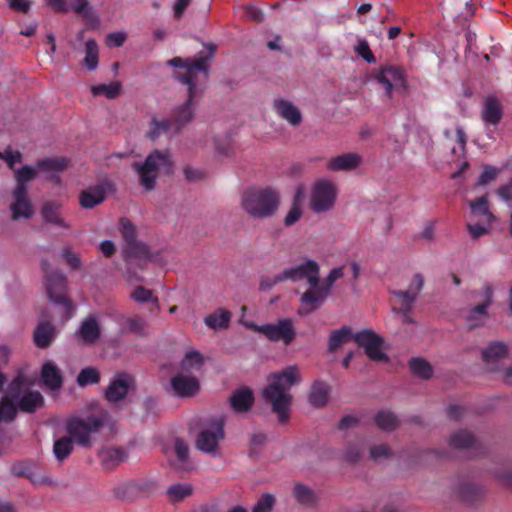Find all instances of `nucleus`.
Returning a JSON list of instances; mask_svg holds the SVG:
<instances>
[{
  "instance_id": "nucleus-1",
  "label": "nucleus",
  "mask_w": 512,
  "mask_h": 512,
  "mask_svg": "<svg viewBox=\"0 0 512 512\" xmlns=\"http://www.w3.org/2000/svg\"><path fill=\"white\" fill-rule=\"evenodd\" d=\"M300 381L298 367L291 365L282 371L271 374L269 384L263 390V398L271 404L272 411L278 415V419L282 423L289 418V409L292 402L290 389Z\"/></svg>"
},
{
  "instance_id": "nucleus-2",
  "label": "nucleus",
  "mask_w": 512,
  "mask_h": 512,
  "mask_svg": "<svg viewBox=\"0 0 512 512\" xmlns=\"http://www.w3.org/2000/svg\"><path fill=\"white\" fill-rule=\"evenodd\" d=\"M29 382L23 375L15 377L9 386L8 397L0 402V421H12L16 417L17 408L14 400H18V407L26 413H34L44 404V398L38 391H29L20 396L23 387H28Z\"/></svg>"
},
{
  "instance_id": "nucleus-3",
  "label": "nucleus",
  "mask_w": 512,
  "mask_h": 512,
  "mask_svg": "<svg viewBox=\"0 0 512 512\" xmlns=\"http://www.w3.org/2000/svg\"><path fill=\"white\" fill-rule=\"evenodd\" d=\"M44 272L47 295L52 303L57 305L62 312V320L74 317V305L67 297V278L59 270H51L46 260L41 263Z\"/></svg>"
},
{
  "instance_id": "nucleus-4",
  "label": "nucleus",
  "mask_w": 512,
  "mask_h": 512,
  "mask_svg": "<svg viewBox=\"0 0 512 512\" xmlns=\"http://www.w3.org/2000/svg\"><path fill=\"white\" fill-rule=\"evenodd\" d=\"M241 205L245 212L254 218H267L277 211L279 195L268 187L250 188L243 193Z\"/></svg>"
},
{
  "instance_id": "nucleus-5",
  "label": "nucleus",
  "mask_w": 512,
  "mask_h": 512,
  "mask_svg": "<svg viewBox=\"0 0 512 512\" xmlns=\"http://www.w3.org/2000/svg\"><path fill=\"white\" fill-rule=\"evenodd\" d=\"M170 154L167 151H152L141 164L135 162L133 169L139 176L140 185L147 191L153 190L161 170L168 171L172 167Z\"/></svg>"
},
{
  "instance_id": "nucleus-6",
  "label": "nucleus",
  "mask_w": 512,
  "mask_h": 512,
  "mask_svg": "<svg viewBox=\"0 0 512 512\" xmlns=\"http://www.w3.org/2000/svg\"><path fill=\"white\" fill-rule=\"evenodd\" d=\"M107 420V413L75 417L68 421L66 431L75 443L83 447L91 446V435L97 433Z\"/></svg>"
},
{
  "instance_id": "nucleus-7",
  "label": "nucleus",
  "mask_w": 512,
  "mask_h": 512,
  "mask_svg": "<svg viewBox=\"0 0 512 512\" xmlns=\"http://www.w3.org/2000/svg\"><path fill=\"white\" fill-rule=\"evenodd\" d=\"M224 436L223 419L213 418L198 433L195 441L196 448L203 453L216 456L219 453V443Z\"/></svg>"
},
{
  "instance_id": "nucleus-8",
  "label": "nucleus",
  "mask_w": 512,
  "mask_h": 512,
  "mask_svg": "<svg viewBox=\"0 0 512 512\" xmlns=\"http://www.w3.org/2000/svg\"><path fill=\"white\" fill-rule=\"evenodd\" d=\"M209 54L204 55L203 52H200L195 59H183L181 57H174L170 59L167 63L170 66H173L175 68H185V72L175 73V77L184 84V81L182 80L183 76L189 75L191 78V86L196 87L195 79H196V72L197 71H203L207 73L208 71V61L213 58L214 53L216 51L215 45H209Z\"/></svg>"
},
{
  "instance_id": "nucleus-9",
  "label": "nucleus",
  "mask_w": 512,
  "mask_h": 512,
  "mask_svg": "<svg viewBox=\"0 0 512 512\" xmlns=\"http://www.w3.org/2000/svg\"><path fill=\"white\" fill-rule=\"evenodd\" d=\"M248 329L262 333L268 340L289 345L295 338L296 332L292 322H277L257 325L255 322H243Z\"/></svg>"
},
{
  "instance_id": "nucleus-10",
  "label": "nucleus",
  "mask_w": 512,
  "mask_h": 512,
  "mask_svg": "<svg viewBox=\"0 0 512 512\" xmlns=\"http://www.w3.org/2000/svg\"><path fill=\"white\" fill-rule=\"evenodd\" d=\"M337 197L335 185L328 180L317 181L310 198V208L315 213L327 212L333 208Z\"/></svg>"
},
{
  "instance_id": "nucleus-11",
  "label": "nucleus",
  "mask_w": 512,
  "mask_h": 512,
  "mask_svg": "<svg viewBox=\"0 0 512 512\" xmlns=\"http://www.w3.org/2000/svg\"><path fill=\"white\" fill-rule=\"evenodd\" d=\"M182 80L188 87V97L186 101L173 112L171 121L174 125V135L180 133V131L193 120L195 109L194 99L198 91L197 87L191 86V78L189 75L183 76Z\"/></svg>"
},
{
  "instance_id": "nucleus-12",
  "label": "nucleus",
  "mask_w": 512,
  "mask_h": 512,
  "mask_svg": "<svg viewBox=\"0 0 512 512\" xmlns=\"http://www.w3.org/2000/svg\"><path fill=\"white\" fill-rule=\"evenodd\" d=\"M373 78L383 86L389 98L394 89L404 88L406 84L404 70L392 64L380 66L374 71Z\"/></svg>"
},
{
  "instance_id": "nucleus-13",
  "label": "nucleus",
  "mask_w": 512,
  "mask_h": 512,
  "mask_svg": "<svg viewBox=\"0 0 512 512\" xmlns=\"http://www.w3.org/2000/svg\"><path fill=\"white\" fill-rule=\"evenodd\" d=\"M354 341L364 348L366 355L373 361L387 362L388 356L383 351V339L372 330L355 333Z\"/></svg>"
},
{
  "instance_id": "nucleus-14",
  "label": "nucleus",
  "mask_w": 512,
  "mask_h": 512,
  "mask_svg": "<svg viewBox=\"0 0 512 512\" xmlns=\"http://www.w3.org/2000/svg\"><path fill=\"white\" fill-rule=\"evenodd\" d=\"M320 267L315 260L309 259L305 262L289 267L281 272L284 281L291 280L293 282L306 279L309 285H316L318 283Z\"/></svg>"
},
{
  "instance_id": "nucleus-15",
  "label": "nucleus",
  "mask_w": 512,
  "mask_h": 512,
  "mask_svg": "<svg viewBox=\"0 0 512 512\" xmlns=\"http://www.w3.org/2000/svg\"><path fill=\"white\" fill-rule=\"evenodd\" d=\"M134 389L135 380L130 374L125 372L117 373L111 379L105 391V398L111 403H118Z\"/></svg>"
},
{
  "instance_id": "nucleus-16",
  "label": "nucleus",
  "mask_w": 512,
  "mask_h": 512,
  "mask_svg": "<svg viewBox=\"0 0 512 512\" xmlns=\"http://www.w3.org/2000/svg\"><path fill=\"white\" fill-rule=\"evenodd\" d=\"M327 297L328 294L319 287V282L316 285H310V288L300 298L299 314L306 316L319 309Z\"/></svg>"
},
{
  "instance_id": "nucleus-17",
  "label": "nucleus",
  "mask_w": 512,
  "mask_h": 512,
  "mask_svg": "<svg viewBox=\"0 0 512 512\" xmlns=\"http://www.w3.org/2000/svg\"><path fill=\"white\" fill-rule=\"evenodd\" d=\"M170 388L174 395L184 398L196 395L200 385L195 376L180 372L171 378Z\"/></svg>"
},
{
  "instance_id": "nucleus-18",
  "label": "nucleus",
  "mask_w": 512,
  "mask_h": 512,
  "mask_svg": "<svg viewBox=\"0 0 512 512\" xmlns=\"http://www.w3.org/2000/svg\"><path fill=\"white\" fill-rule=\"evenodd\" d=\"M391 294L393 295L391 306L395 314L403 317L404 320H412L410 313L417 299L415 293H412V291L393 290Z\"/></svg>"
},
{
  "instance_id": "nucleus-19",
  "label": "nucleus",
  "mask_w": 512,
  "mask_h": 512,
  "mask_svg": "<svg viewBox=\"0 0 512 512\" xmlns=\"http://www.w3.org/2000/svg\"><path fill=\"white\" fill-rule=\"evenodd\" d=\"M111 184L108 181L88 187L79 194V203L84 209H92L106 199L107 189Z\"/></svg>"
},
{
  "instance_id": "nucleus-20",
  "label": "nucleus",
  "mask_w": 512,
  "mask_h": 512,
  "mask_svg": "<svg viewBox=\"0 0 512 512\" xmlns=\"http://www.w3.org/2000/svg\"><path fill=\"white\" fill-rule=\"evenodd\" d=\"M13 199L14 201L10 206L12 218L14 220H18L20 218H31L33 215V208L28 197V191H25L21 187H15L13 190Z\"/></svg>"
},
{
  "instance_id": "nucleus-21",
  "label": "nucleus",
  "mask_w": 512,
  "mask_h": 512,
  "mask_svg": "<svg viewBox=\"0 0 512 512\" xmlns=\"http://www.w3.org/2000/svg\"><path fill=\"white\" fill-rule=\"evenodd\" d=\"M175 459H170L171 467L180 472H191L194 470V464L189 456V446L181 438L174 441Z\"/></svg>"
},
{
  "instance_id": "nucleus-22",
  "label": "nucleus",
  "mask_w": 512,
  "mask_h": 512,
  "mask_svg": "<svg viewBox=\"0 0 512 512\" xmlns=\"http://www.w3.org/2000/svg\"><path fill=\"white\" fill-rule=\"evenodd\" d=\"M62 205L55 200L46 201L43 203L40 215L46 224L53 225L62 229H69L70 225L62 216Z\"/></svg>"
},
{
  "instance_id": "nucleus-23",
  "label": "nucleus",
  "mask_w": 512,
  "mask_h": 512,
  "mask_svg": "<svg viewBox=\"0 0 512 512\" xmlns=\"http://www.w3.org/2000/svg\"><path fill=\"white\" fill-rule=\"evenodd\" d=\"M494 288L490 282H484L482 287L472 292V295L479 302L472 307L471 314L473 316H488V308L493 303Z\"/></svg>"
},
{
  "instance_id": "nucleus-24",
  "label": "nucleus",
  "mask_w": 512,
  "mask_h": 512,
  "mask_svg": "<svg viewBox=\"0 0 512 512\" xmlns=\"http://www.w3.org/2000/svg\"><path fill=\"white\" fill-rule=\"evenodd\" d=\"M507 355L508 347L503 342H492L482 351L483 360L490 371H497V364Z\"/></svg>"
},
{
  "instance_id": "nucleus-25",
  "label": "nucleus",
  "mask_w": 512,
  "mask_h": 512,
  "mask_svg": "<svg viewBox=\"0 0 512 512\" xmlns=\"http://www.w3.org/2000/svg\"><path fill=\"white\" fill-rule=\"evenodd\" d=\"M469 206L471 210L469 221L493 223L495 217L489 209L488 198L486 195L470 201Z\"/></svg>"
},
{
  "instance_id": "nucleus-26",
  "label": "nucleus",
  "mask_w": 512,
  "mask_h": 512,
  "mask_svg": "<svg viewBox=\"0 0 512 512\" xmlns=\"http://www.w3.org/2000/svg\"><path fill=\"white\" fill-rule=\"evenodd\" d=\"M273 107L276 113L289 124L298 126L302 121L300 110L290 101L285 99L274 100Z\"/></svg>"
},
{
  "instance_id": "nucleus-27",
  "label": "nucleus",
  "mask_w": 512,
  "mask_h": 512,
  "mask_svg": "<svg viewBox=\"0 0 512 512\" xmlns=\"http://www.w3.org/2000/svg\"><path fill=\"white\" fill-rule=\"evenodd\" d=\"M56 335V328L52 322H39L33 333L34 343L38 348H47L55 340Z\"/></svg>"
},
{
  "instance_id": "nucleus-28",
  "label": "nucleus",
  "mask_w": 512,
  "mask_h": 512,
  "mask_svg": "<svg viewBox=\"0 0 512 512\" xmlns=\"http://www.w3.org/2000/svg\"><path fill=\"white\" fill-rule=\"evenodd\" d=\"M41 379L44 385L53 391L59 390L63 384L61 370L51 361L43 364L41 369Z\"/></svg>"
},
{
  "instance_id": "nucleus-29",
  "label": "nucleus",
  "mask_w": 512,
  "mask_h": 512,
  "mask_svg": "<svg viewBox=\"0 0 512 512\" xmlns=\"http://www.w3.org/2000/svg\"><path fill=\"white\" fill-rule=\"evenodd\" d=\"M361 163L357 153H345L329 160L327 169L330 171H350L356 169Z\"/></svg>"
},
{
  "instance_id": "nucleus-30",
  "label": "nucleus",
  "mask_w": 512,
  "mask_h": 512,
  "mask_svg": "<svg viewBox=\"0 0 512 512\" xmlns=\"http://www.w3.org/2000/svg\"><path fill=\"white\" fill-rule=\"evenodd\" d=\"M122 255L126 265L128 266L133 262V260L147 261L150 258V250L145 243L135 241L125 244Z\"/></svg>"
},
{
  "instance_id": "nucleus-31",
  "label": "nucleus",
  "mask_w": 512,
  "mask_h": 512,
  "mask_svg": "<svg viewBox=\"0 0 512 512\" xmlns=\"http://www.w3.org/2000/svg\"><path fill=\"white\" fill-rule=\"evenodd\" d=\"M503 117V108L493 96H489L484 101V107L481 111V118L486 124L497 125Z\"/></svg>"
},
{
  "instance_id": "nucleus-32",
  "label": "nucleus",
  "mask_w": 512,
  "mask_h": 512,
  "mask_svg": "<svg viewBox=\"0 0 512 512\" xmlns=\"http://www.w3.org/2000/svg\"><path fill=\"white\" fill-rule=\"evenodd\" d=\"M103 467L107 470L113 469L127 458L125 450L116 447H104L98 453Z\"/></svg>"
},
{
  "instance_id": "nucleus-33",
  "label": "nucleus",
  "mask_w": 512,
  "mask_h": 512,
  "mask_svg": "<svg viewBox=\"0 0 512 512\" xmlns=\"http://www.w3.org/2000/svg\"><path fill=\"white\" fill-rule=\"evenodd\" d=\"M229 401L235 412L242 413L251 408L254 402V395L249 388L243 387L234 391L230 396Z\"/></svg>"
},
{
  "instance_id": "nucleus-34",
  "label": "nucleus",
  "mask_w": 512,
  "mask_h": 512,
  "mask_svg": "<svg viewBox=\"0 0 512 512\" xmlns=\"http://www.w3.org/2000/svg\"><path fill=\"white\" fill-rule=\"evenodd\" d=\"M449 445L455 449L471 450L477 447L478 441L471 432L461 429L451 435Z\"/></svg>"
},
{
  "instance_id": "nucleus-35",
  "label": "nucleus",
  "mask_w": 512,
  "mask_h": 512,
  "mask_svg": "<svg viewBox=\"0 0 512 512\" xmlns=\"http://www.w3.org/2000/svg\"><path fill=\"white\" fill-rule=\"evenodd\" d=\"M330 386L321 380H316L311 386L309 402L312 406L322 407L328 401Z\"/></svg>"
},
{
  "instance_id": "nucleus-36",
  "label": "nucleus",
  "mask_w": 512,
  "mask_h": 512,
  "mask_svg": "<svg viewBox=\"0 0 512 512\" xmlns=\"http://www.w3.org/2000/svg\"><path fill=\"white\" fill-rule=\"evenodd\" d=\"M174 134V125L170 119L152 117L147 137L153 141L162 135Z\"/></svg>"
},
{
  "instance_id": "nucleus-37",
  "label": "nucleus",
  "mask_w": 512,
  "mask_h": 512,
  "mask_svg": "<svg viewBox=\"0 0 512 512\" xmlns=\"http://www.w3.org/2000/svg\"><path fill=\"white\" fill-rule=\"evenodd\" d=\"M76 337L84 344H94L100 337L98 322H82L80 329L76 332Z\"/></svg>"
},
{
  "instance_id": "nucleus-38",
  "label": "nucleus",
  "mask_w": 512,
  "mask_h": 512,
  "mask_svg": "<svg viewBox=\"0 0 512 512\" xmlns=\"http://www.w3.org/2000/svg\"><path fill=\"white\" fill-rule=\"evenodd\" d=\"M355 334H353L352 329L348 326H344L339 330L334 331L329 338V351L334 352L343 345L354 340Z\"/></svg>"
},
{
  "instance_id": "nucleus-39",
  "label": "nucleus",
  "mask_w": 512,
  "mask_h": 512,
  "mask_svg": "<svg viewBox=\"0 0 512 512\" xmlns=\"http://www.w3.org/2000/svg\"><path fill=\"white\" fill-rule=\"evenodd\" d=\"M409 368L413 375L421 379H430L433 376V367L421 357H414L409 360Z\"/></svg>"
},
{
  "instance_id": "nucleus-40",
  "label": "nucleus",
  "mask_w": 512,
  "mask_h": 512,
  "mask_svg": "<svg viewBox=\"0 0 512 512\" xmlns=\"http://www.w3.org/2000/svg\"><path fill=\"white\" fill-rule=\"evenodd\" d=\"M68 167L64 157L44 158L36 162V168L44 172H62Z\"/></svg>"
},
{
  "instance_id": "nucleus-41",
  "label": "nucleus",
  "mask_w": 512,
  "mask_h": 512,
  "mask_svg": "<svg viewBox=\"0 0 512 512\" xmlns=\"http://www.w3.org/2000/svg\"><path fill=\"white\" fill-rule=\"evenodd\" d=\"M73 447V439L70 436H63L54 442L53 453L56 459L62 462L71 454Z\"/></svg>"
},
{
  "instance_id": "nucleus-42",
  "label": "nucleus",
  "mask_w": 512,
  "mask_h": 512,
  "mask_svg": "<svg viewBox=\"0 0 512 512\" xmlns=\"http://www.w3.org/2000/svg\"><path fill=\"white\" fill-rule=\"evenodd\" d=\"M295 499L304 505H312L317 502V496L308 486L297 483L293 489Z\"/></svg>"
},
{
  "instance_id": "nucleus-43",
  "label": "nucleus",
  "mask_w": 512,
  "mask_h": 512,
  "mask_svg": "<svg viewBox=\"0 0 512 512\" xmlns=\"http://www.w3.org/2000/svg\"><path fill=\"white\" fill-rule=\"evenodd\" d=\"M375 423L382 430L392 431L398 426L399 422L393 412L383 410L376 414Z\"/></svg>"
},
{
  "instance_id": "nucleus-44",
  "label": "nucleus",
  "mask_w": 512,
  "mask_h": 512,
  "mask_svg": "<svg viewBox=\"0 0 512 512\" xmlns=\"http://www.w3.org/2000/svg\"><path fill=\"white\" fill-rule=\"evenodd\" d=\"M85 52L83 64L89 71H93L98 66V45L95 40L89 39L86 42Z\"/></svg>"
},
{
  "instance_id": "nucleus-45",
  "label": "nucleus",
  "mask_w": 512,
  "mask_h": 512,
  "mask_svg": "<svg viewBox=\"0 0 512 512\" xmlns=\"http://www.w3.org/2000/svg\"><path fill=\"white\" fill-rule=\"evenodd\" d=\"M121 87L122 85L120 82L94 85L91 87V93L94 96L104 95L108 99H115L120 94Z\"/></svg>"
},
{
  "instance_id": "nucleus-46",
  "label": "nucleus",
  "mask_w": 512,
  "mask_h": 512,
  "mask_svg": "<svg viewBox=\"0 0 512 512\" xmlns=\"http://www.w3.org/2000/svg\"><path fill=\"white\" fill-rule=\"evenodd\" d=\"M37 176V168L28 165L23 166L15 172L16 186L28 191L27 183L34 180Z\"/></svg>"
},
{
  "instance_id": "nucleus-47",
  "label": "nucleus",
  "mask_w": 512,
  "mask_h": 512,
  "mask_svg": "<svg viewBox=\"0 0 512 512\" xmlns=\"http://www.w3.org/2000/svg\"><path fill=\"white\" fill-rule=\"evenodd\" d=\"M76 381L81 387L97 384L100 381V373L95 367H86L79 372Z\"/></svg>"
},
{
  "instance_id": "nucleus-48",
  "label": "nucleus",
  "mask_w": 512,
  "mask_h": 512,
  "mask_svg": "<svg viewBox=\"0 0 512 512\" xmlns=\"http://www.w3.org/2000/svg\"><path fill=\"white\" fill-rule=\"evenodd\" d=\"M203 364L202 355L198 351H189L180 363L182 372L199 369Z\"/></svg>"
},
{
  "instance_id": "nucleus-49",
  "label": "nucleus",
  "mask_w": 512,
  "mask_h": 512,
  "mask_svg": "<svg viewBox=\"0 0 512 512\" xmlns=\"http://www.w3.org/2000/svg\"><path fill=\"white\" fill-rule=\"evenodd\" d=\"M131 297L139 303H150L152 307H158V298L155 297L151 290L137 286L131 294Z\"/></svg>"
},
{
  "instance_id": "nucleus-50",
  "label": "nucleus",
  "mask_w": 512,
  "mask_h": 512,
  "mask_svg": "<svg viewBox=\"0 0 512 512\" xmlns=\"http://www.w3.org/2000/svg\"><path fill=\"white\" fill-rule=\"evenodd\" d=\"M492 223L467 221L466 229L473 240H478L487 235L491 230Z\"/></svg>"
},
{
  "instance_id": "nucleus-51",
  "label": "nucleus",
  "mask_w": 512,
  "mask_h": 512,
  "mask_svg": "<svg viewBox=\"0 0 512 512\" xmlns=\"http://www.w3.org/2000/svg\"><path fill=\"white\" fill-rule=\"evenodd\" d=\"M192 486L187 483H177L171 485L167 492L170 498L174 501H180L192 494Z\"/></svg>"
},
{
  "instance_id": "nucleus-52",
  "label": "nucleus",
  "mask_w": 512,
  "mask_h": 512,
  "mask_svg": "<svg viewBox=\"0 0 512 512\" xmlns=\"http://www.w3.org/2000/svg\"><path fill=\"white\" fill-rule=\"evenodd\" d=\"M344 267L333 268L323 282L319 281V287L323 289L328 295L334 283L343 277Z\"/></svg>"
},
{
  "instance_id": "nucleus-53",
  "label": "nucleus",
  "mask_w": 512,
  "mask_h": 512,
  "mask_svg": "<svg viewBox=\"0 0 512 512\" xmlns=\"http://www.w3.org/2000/svg\"><path fill=\"white\" fill-rule=\"evenodd\" d=\"M355 53L363 58L367 63H375L376 58L371 51L368 42L365 39H359L357 45L354 47Z\"/></svg>"
},
{
  "instance_id": "nucleus-54",
  "label": "nucleus",
  "mask_w": 512,
  "mask_h": 512,
  "mask_svg": "<svg viewBox=\"0 0 512 512\" xmlns=\"http://www.w3.org/2000/svg\"><path fill=\"white\" fill-rule=\"evenodd\" d=\"M275 505V497L272 494H263L253 507L252 512H271Z\"/></svg>"
},
{
  "instance_id": "nucleus-55",
  "label": "nucleus",
  "mask_w": 512,
  "mask_h": 512,
  "mask_svg": "<svg viewBox=\"0 0 512 512\" xmlns=\"http://www.w3.org/2000/svg\"><path fill=\"white\" fill-rule=\"evenodd\" d=\"M121 233L126 244L137 241L136 228L128 219L122 218L120 221Z\"/></svg>"
},
{
  "instance_id": "nucleus-56",
  "label": "nucleus",
  "mask_w": 512,
  "mask_h": 512,
  "mask_svg": "<svg viewBox=\"0 0 512 512\" xmlns=\"http://www.w3.org/2000/svg\"><path fill=\"white\" fill-rule=\"evenodd\" d=\"M459 493L464 500L473 502L482 495V490L477 485L465 484L461 487Z\"/></svg>"
},
{
  "instance_id": "nucleus-57",
  "label": "nucleus",
  "mask_w": 512,
  "mask_h": 512,
  "mask_svg": "<svg viewBox=\"0 0 512 512\" xmlns=\"http://www.w3.org/2000/svg\"><path fill=\"white\" fill-rule=\"evenodd\" d=\"M301 215L302 210L300 204L295 200L284 218V225L287 227L294 225L300 219Z\"/></svg>"
},
{
  "instance_id": "nucleus-58",
  "label": "nucleus",
  "mask_w": 512,
  "mask_h": 512,
  "mask_svg": "<svg viewBox=\"0 0 512 512\" xmlns=\"http://www.w3.org/2000/svg\"><path fill=\"white\" fill-rule=\"evenodd\" d=\"M0 159L4 160L10 169L14 168L16 163L22 161V154L19 151H12L10 148L0 151Z\"/></svg>"
},
{
  "instance_id": "nucleus-59",
  "label": "nucleus",
  "mask_w": 512,
  "mask_h": 512,
  "mask_svg": "<svg viewBox=\"0 0 512 512\" xmlns=\"http://www.w3.org/2000/svg\"><path fill=\"white\" fill-rule=\"evenodd\" d=\"M370 458L374 461L386 459L391 455L390 448L385 444L373 445L370 447Z\"/></svg>"
},
{
  "instance_id": "nucleus-60",
  "label": "nucleus",
  "mask_w": 512,
  "mask_h": 512,
  "mask_svg": "<svg viewBox=\"0 0 512 512\" xmlns=\"http://www.w3.org/2000/svg\"><path fill=\"white\" fill-rule=\"evenodd\" d=\"M498 172H499V170L495 167H492V166L485 167L483 172L481 173V175L478 178L477 184L478 185L488 184L489 182L493 181L496 178Z\"/></svg>"
},
{
  "instance_id": "nucleus-61",
  "label": "nucleus",
  "mask_w": 512,
  "mask_h": 512,
  "mask_svg": "<svg viewBox=\"0 0 512 512\" xmlns=\"http://www.w3.org/2000/svg\"><path fill=\"white\" fill-rule=\"evenodd\" d=\"M282 277V274L279 273L275 275L274 277H268V276H262L259 284V288L261 291H269L272 289L276 284L280 282H284L283 279H280Z\"/></svg>"
},
{
  "instance_id": "nucleus-62",
  "label": "nucleus",
  "mask_w": 512,
  "mask_h": 512,
  "mask_svg": "<svg viewBox=\"0 0 512 512\" xmlns=\"http://www.w3.org/2000/svg\"><path fill=\"white\" fill-rule=\"evenodd\" d=\"M63 258L66 263L74 270L80 268L81 261L78 254L74 253L70 248H65L63 250Z\"/></svg>"
},
{
  "instance_id": "nucleus-63",
  "label": "nucleus",
  "mask_w": 512,
  "mask_h": 512,
  "mask_svg": "<svg viewBox=\"0 0 512 512\" xmlns=\"http://www.w3.org/2000/svg\"><path fill=\"white\" fill-rule=\"evenodd\" d=\"M245 14L246 16L257 22V23H261L263 20H264V13L262 11V9H260L259 7L255 6V5H246L245 6Z\"/></svg>"
},
{
  "instance_id": "nucleus-64",
  "label": "nucleus",
  "mask_w": 512,
  "mask_h": 512,
  "mask_svg": "<svg viewBox=\"0 0 512 512\" xmlns=\"http://www.w3.org/2000/svg\"><path fill=\"white\" fill-rule=\"evenodd\" d=\"M497 478L502 484L512 486V467H504L497 471Z\"/></svg>"
}]
</instances>
